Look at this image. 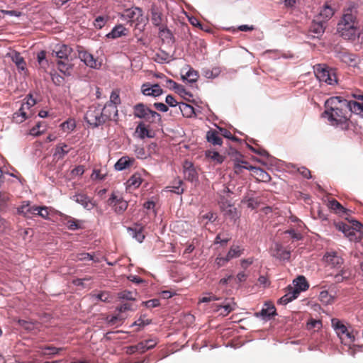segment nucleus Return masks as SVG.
Listing matches in <instances>:
<instances>
[{
    "mask_svg": "<svg viewBox=\"0 0 363 363\" xmlns=\"http://www.w3.org/2000/svg\"><path fill=\"white\" fill-rule=\"evenodd\" d=\"M350 225L343 222H335V228L344 233L345 236L352 242H358L361 240L363 225L356 220H349Z\"/></svg>",
    "mask_w": 363,
    "mask_h": 363,
    "instance_id": "7ed1b4c3",
    "label": "nucleus"
},
{
    "mask_svg": "<svg viewBox=\"0 0 363 363\" xmlns=\"http://www.w3.org/2000/svg\"><path fill=\"white\" fill-rule=\"evenodd\" d=\"M157 345V342L154 340H146L141 341L136 345L132 346L133 349H135L138 352L143 353L148 350L152 349Z\"/></svg>",
    "mask_w": 363,
    "mask_h": 363,
    "instance_id": "c85d7f7f",
    "label": "nucleus"
},
{
    "mask_svg": "<svg viewBox=\"0 0 363 363\" xmlns=\"http://www.w3.org/2000/svg\"><path fill=\"white\" fill-rule=\"evenodd\" d=\"M244 249L241 248L238 245H233L230 247L228 252L227 253V257L230 260L233 258L239 257L243 253Z\"/></svg>",
    "mask_w": 363,
    "mask_h": 363,
    "instance_id": "37998d69",
    "label": "nucleus"
},
{
    "mask_svg": "<svg viewBox=\"0 0 363 363\" xmlns=\"http://www.w3.org/2000/svg\"><path fill=\"white\" fill-rule=\"evenodd\" d=\"M331 323L335 333L342 341L349 340L351 342L353 340V336L348 331L347 327L340 320L333 318L331 320Z\"/></svg>",
    "mask_w": 363,
    "mask_h": 363,
    "instance_id": "9b49d317",
    "label": "nucleus"
},
{
    "mask_svg": "<svg viewBox=\"0 0 363 363\" xmlns=\"http://www.w3.org/2000/svg\"><path fill=\"white\" fill-rule=\"evenodd\" d=\"M294 287L292 288V290L298 291V294L301 291H306L309 287V284L303 276H298L296 279H294Z\"/></svg>",
    "mask_w": 363,
    "mask_h": 363,
    "instance_id": "c756f323",
    "label": "nucleus"
},
{
    "mask_svg": "<svg viewBox=\"0 0 363 363\" xmlns=\"http://www.w3.org/2000/svg\"><path fill=\"white\" fill-rule=\"evenodd\" d=\"M206 157L218 164H221L225 159L223 155L215 150H207L206 152Z\"/></svg>",
    "mask_w": 363,
    "mask_h": 363,
    "instance_id": "c03bdc74",
    "label": "nucleus"
},
{
    "mask_svg": "<svg viewBox=\"0 0 363 363\" xmlns=\"http://www.w3.org/2000/svg\"><path fill=\"white\" fill-rule=\"evenodd\" d=\"M133 115L135 118H143L149 123H154L156 118L161 119V116L158 113L150 109L143 103L133 106Z\"/></svg>",
    "mask_w": 363,
    "mask_h": 363,
    "instance_id": "39448f33",
    "label": "nucleus"
},
{
    "mask_svg": "<svg viewBox=\"0 0 363 363\" xmlns=\"http://www.w3.org/2000/svg\"><path fill=\"white\" fill-rule=\"evenodd\" d=\"M57 68L65 75L70 76L73 68L72 64L69 60H58Z\"/></svg>",
    "mask_w": 363,
    "mask_h": 363,
    "instance_id": "473e14b6",
    "label": "nucleus"
},
{
    "mask_svg": "<svg viewBox=\"0 0 363 363\" xmlns=\"http://www.w3.org/2000/svg\"><path fill=\"white\" fill-rule=\"evenodd\" d=\"M325 261L332 268H340L344 262V259L336 252H328L324 256Z\"/></svg>",
    "mask_w": 363,
    "mask_h": 363,
    "instance_id": "f3484780",
    "label": "nucleus"
},
{
    "mask_svg": "<svg viewBox=\"0 0 363 363\" xmlns=\"http://www.w3.org/2000/svg\"><path fill=\"white\" fill-rule=\"evenodd\" d=\"M271 255L280 260H289L291 252L285 250L279 243H274L270 249Z\"/></svg>",
    "mask_w": 363,
    "mask_h": 363,
    "instance_id": "ddd939ff",
    "label": "nucleus"
},
{
    "mask_svg": "<svg viewBox=\"0 0 363 363\" xmlns=\"http://www.w3.org/2000/svg\"><path fill=\"white\" fill-rule=\"evenodd\" d=\"M62 350V348H57L55 347H45L42 348V354L43 355H51V354H57L60 352V351Z\"/></svg>",
    "mask_w": 363,
    "mask_h": 363,
    "instance_id": "8fccbe9b",
    "label": "nucleus"
},
{
    "mask_svg": "<svg viewBox=\"0 0 363 363\" xmlns=\"http://www.w3.org/2000/svg\"><path fill=\"white\" fill-rule=\"evenodd\" d=\"M38 206H30L29 202H23V204L17 209L19 214L31 218L33 216H36Z\"/></svg>",
    "mask_w": 363,
    "mask_h": 363,
    "instance_id": "5701e85b",
    "label": "nucleus"
},
{
    "mask_svg": "<svg viewBox=\"0 0 363 363\" xmlns=\"http://www.w3.org/2000/svg\"><path fill=\"white\" fill-rule=\"evenodd\" d=\"M22 113L19 110L15 112L13 115V121L16 123H21L29 118L26 114L23 115Z\"/></svg>",
    "mask_w": 363,
    "mask_h": 363,
    "instance_id": "864d4df0",
    "label": "nucleus"
},
{
    "mask_svg": "<svg viewBox=\"0 0 363 363\" xmlns=\"http://www.w3.org/2000/svg\"><path fill=\"white\" fill-rule=\"evenodd\" d=\"M120 17L122 20L127 21L131 23H135V26L144 23L145 21L143 10L139 7H132L125 9L120 14Z\"/></svg>",
    "mask_w": 363,
    "mask_h": 363,
    "instance_id": "423d86ee",
    "label": "nucleus"
},
{
    "mask_svg": "<svg viewBox=\"0 0 363 363\" xmlns=\"http://www.w3.org/2000/svg\"><path fill=\"white\" fill-rule=\"evenodd\" d=\"M30 108L26 103H23L18 110L23 113V115L26 114L28 117H30L33 114Z\"/></svg>",
    "mask_w": 363,
    "mask_h": 363,
    "instance_id": "e2e57ef3",
    "label": "nucleus"
},
{
    "mask_svg": "<svg viewBox=\"0 0 363 363\" xmlns=\"http://www.w3.org/2000/svg\"><path fill=\"white\" fill-rule=\"evenodd\" d=\"M350 272L348 269L345 267L342 268L340 272L334 275V281L335 283H341L345 280H347L350 277Z\"/></svg>",
    "mask_w": 363,
    "mask_h": 363,
    "instance_id": "79ce46f5",
    "label": "nucleus"
},
{
    "mask_svg": "<svg viewBox=\"0 0 363 363\" xmlns=\"http://www.w3.org/2000/svg\"><path fill=\"white\" fill-rule=\"evenodd\" d=\"M102 111L99 105L91 106L87 110L85 114L86 121L93 127H97L100 125L104 124V120H102Z\"/></svg>",
    "mask_w": 363,
    "mask_h": 363,
    "instance_id": "0eeeda50",
    "label": "nucleus"
},
{
    "mask_svg": "<svg viewBox=\"0 0 363 363\" xmlns=\"http://www.w3.org/2000/svg\"><path fill=\"white\" fill-rule=\"evenodd\" d=\"M175 91L178 93L180 96L187 99L186 96L192 97V94L187 91L184 86L179 84L175 89Z\"/></svg>",
    "mask_w": 363,
    "mask_h": 363,
    "instance_id": "bf43d9fd",
    "label": "nucleus"
},
{
    "mask_svg": "<svg viewBox=\"0 0 363 363\" xmlns=\"http://www.w3.org/2000/svg\"><path fill=\"white\" fill-rule=\"evenodd\" d=\"M314 72L317 79L322 82L329 85H334L337 83V76L335 70L323 65H318L314 67Z\"/></svg>",
    "mask_w": 363,
    "mask_h": 363,
    "instance_id": "20e7f679",
    "label": "nucleus"
},
{
    "mask_svg": "<svg viewBox=\"0 0 363 363\" xmlns=\"http://www.w3.org/2000/svg\"><path fill=\"white\" fill-rule=\"evenodd\" d=\"M108 103H112L116 106L121 104V99L118 90L112 91L110 96V101Z\"/></svg>",
    "mask_w": 363,
    "mask_h": 363,
    "instance_id": "603ef678",
    "label": "nucleus"
},
{
    "mask_svg": "<svg viewBox=\"0 0 363 363\" xmlns=\"http://www.w3.org/2000/svg\"><path fill=\"white\" fill-rule=\"evenodd\" d=\"M136 292L124 290L118 293V298L120 299H125L130 301L135 300Z\"/></svg>",
    "mask_w": 363,
    "mask_h": 363,
    "instance_id": "de8ad7c7",
    "label": "nucleus"
},
{
    "mask_svg": "<svg viewBox=\"0 0 363 363\" xmlns=\"http://www.w3.org/2000/svg\"><path fill=\"white\" fill-rule=\"evenodd\" d=\"M184 177L189 181L193 182L197 178V173L191 162L185 161L183 165Z\"/></svg>",
    "mask_w": 363,
    "mask_h": 363,
    "instance_id": "a878e982",
    "label": "nucleus"
},
{
    "mask_svg": "<svg viewBox=\"0 0 363 363\" xmlns=\"http://www.w3.org/2000/svg\"><path fill=\"white\" fill-rule=\"evenodd\" d=\"M77 52L78 57L82 61L86 66L94 68L99 69L101 67V62L95 58L92 54L88 52L83 46L77 45Z\"/></svg>",
    "mask_w": 363,
    "mask_h": 363,
    "instance_id": "1a4fd4ad",
    "label": "nucleus"
},
{
    "mask_svg": "<svg viewBox=\"0 0 363 363\" xmlns=\"http://www.w3.org/2000/svg\"><path fill=\"white\" fill-rule=\"evenodd\" d=\"M322 325L321 321L314 319H311L307 323V328L309 330L313 329L316 327H320Z\"/></svg>",
    "mask_w": 363,
    "mask_h": 363,
    "instance_id": "338daca9",
    "label": "nucleus"
},
{
    "mask_svg": "<svg viewBox=\"0 0 363 363\" xmlns=\"http://www.w3.org/2000/svg\"><path fill=\"white\" fill-rule=\"evenodd\" d=\"M281 1L284 3L285 8L291 10H294L300 4V0H281Z\"/></svg>",
    "mask_w": 363,
    "mask_h": 363,
    "instance_id": "6e6d98bb",
    "label": "nucleus"
},
{
    "mask_svg": "<svg viewBox=\"0 0 363 363\" xmlns=\"http://www.w3.org/2000/svg\"><path fill=\"white\" fill-rule=\"evenodd\" d=\"M126 30H127V29L123 25L120 24V25L116 26L112 29V30L108 34H107V37L108 38L116 39V38H120L123 35H125Z\"/></svg>",
    "mask_w": 363,
    "mask_h": 363,
    "instance_id": "f704fd0d",
    "label": "nucleus"
},
{
    "mask_svg": "<svg viewBox=\"0 0 363 363\" xmlns=\"http://www.w3.org/2000/svg\"><path fill=\"white\" fill-rule=\"evenodd\" d=\"M141 92L145 96L157 97L162 94L163 90L158 84L145 83L141 86Z\"/></svg>",
    "mask_w": 363,
    "mask_h": 363,
    "instance_id": "dca6fc26",
    "label": "nucleus"
},
{
    "mask_svg": "<svg viewBox=\"0 0 363 363\" xmlns=\"http://www.w3.org/2000/svg\"><path fill=\"white\" fill-rule=\"evenodd\" d=\"M179 108L184 117L190 118L196 115L194 107L188 104L180 102Z\"/></svg>",
    "mask_w": 363,
    "mask_h": 363,
    "instance_id": "4c0bfd02",
    "label": "nucleus"
},
{
    "mask_svg": "<svg viewBox=\"0 0 363 363\" xmlns=\"http://www.w3.org/2000/svg\"><path fill=\"white\" fill-rule=\"evenodd\" d=\"M72 49L66 45H60L57 50H55L56 57L59 60H67L69 56L71 55Z\"/></svg>",
    "mask_w": 363,
    "mask_h": 363,
    "instance_id": "7c9ffc66",
    "label": "nucleus"
},
{
    "mask_svg": "<svg viewBox=\"0 0 363 363\" xmlns=\"http://www.w3.org/2000/svg\"><path fill=\"white\" fill-rule=\"evenodd\" d=\"M128 231L130 235L140 242H142L145 238V235L143 232V227L140 224H135L133 227L128 228Z\"/></svg>",
    "mask_w": 363,
    "mask_h": 363,
    "instance_id": "bb28decb",
    "label": "nucleus"
},
{
    "mask_svg": "<svg viewBox=\"0 0 363 363\" xmlns=\"http://www.w3.org/2000/svg\"><path fill=\"white\" fill-rule=\"evenodd\" d=\"M36 216H39L44 219L49 218L48 208L46 206H38Z\"/></svg>",
    "mask_w": 363,
    "mask_h": 363,
    "instance_id": "4d7b16f0",
    "label": "nucleus"
},
{
    "mask_svg": "<svg viewBox=\"0 0 363 363\" xmlns=\"http://www.w3.org/2000/svg\"><path fill=\"white\" fill-rule=\"evenodd\" d=\"M131 306L132 305L130 303H125L117 307L116 309L118 311V313L116 314V315H113L108 320L109 323L111 324H116L118 321L122 322L123 320L126 318V315H125L123 313L125 311L132 310Z\"/></svg>",
    "mask_w": 363,
    "mask_h": 363,
    "instance_id": "a211bd4d",
    "label": "nucleus"
},
{
    "mask_svg": "<svg viewBox=\"0 0 363 363\" xmlns=\"http://www.w3.org/2000/svg\"><path fill=\"white\" fill-rule=\"evenodd\" d=\"M107 19L104 16H98L94 21V26L97 29L102 28L105 23H106Z\"/></svg>",
    "mask_w": 363,
    "mask_h": 363,
    "instance_id": "13d9d810",
    "label": "nucleus"
},
{
    "mask_svg": "<svg viewBox=\"0 0 363 363\" xmlns=\"http://www.w3.org/2000/svg\"><path fill=\"white\" fill-rule=\"evenodd\" d=\"M71 199L81 204L87 210H91L94 207V203L91 201L90 198L84 194H75L71 197Z\"/></svg>",
    "mask_w": 363,
    "mask_h": 363,
    "instance_id": "412c9836",
    "label": "nucleus"
},
{
    "mask_svg": "<svg viewBox=\"0 0 363 363\" xmlns=\"http://www.w3.org/2000/svg\"><path fill=\"white\" fill-rule=\"evenodd\" d=\"M105 177H106V174H102L101 173V170H99V169H94V171L91 175V178L93 180H96V179L104 180V179H105Z\"/></svg>",
    "mask_w": 363,
    "mask_h": 363,
    "instance_id": "69168bd1",
    "label": "nucleus"
},
{
    "mask_svg": "<svg viewBox=\"0 0 363 363\" xmlns=\"http://www.w3.org/2000/svg\"><path fill=\"white\" fill-rule=\"evenodd\" d=\"M142 181L143 179L139 174H134L127 181L128 187L130 189H135L140 186Z\"/></svg>",
    "mask_w": 363,
    "mask_h": 363,
    "instance_id": "a19ab883",
    "label": "nucleus"
},
{
    "mask_svg": "<svg viewBox=\"0 0 363 363\" xmlns=\"http://www.w3.org/2000/svg\"><path fill=\"white\" fill-rule=\"evenodd\" d=\"M199 77L198 72L194 69L189 70L185 77H184V79H186L189 82H195L197 81Z\"/></svg>",
    "mask_w": 363,
    "mask_h": 363,
    "instance_id": "3c124183",
    "label": "nucleus"
},
{
    "mask_svg": "<svg viewBox=\"0 0 363 363\" xmlns=\"http://www.w3.org/2000/svg\"><path fill=\"white\" fill-rule=\"evenodd\" d=\"M358 10L355 4L350 3L344 9L341 20L337 24V32L347 40L353 41L357 38L359 21Z\"/></svg>",
    "mask_w": 363,
    "mask_h": 363,
    "instance_id": "f03ea898",
    "label": "nucleus"
},
{
    "mask_svg": "<svg viewBox=\"0 0 363 363\" xmlns=\"http://www.w3.org/2000/svg\"><path fill=\"white\" fill-rule=\"evenodd\" d=\"M102 111V120H104V123L108 121L116 120V118L118 116V108L112 103H106L104 108H101Z\"/></svg>",
    "mask_w": 363,
    "mask_h": 363,
    "instance_id": "4468645a",
    "label": "nucleus"
},
{
    "mask_svg": "<svg viewBox=\"0 0 363 363\" xmlns=\"http://www.w3.org/2000/svg\"><path fill=\"white\" fill-rule=\"evenodd\" d=\"M96 298L103 302H108L110 299V295L108 292L103 291L96 295H94Z\"/></svg>",
    "mask_w": 363,
    "mask_h": 363,
    "instance_id": "774afa93",
    "label": "nucleus"
},
{
    "mask_svg": "<svg viewBox=\"0 0 363 363\" xmlns=\"http://www.w3.org/2000/svg\"><path fill=\"white\" fill-rule=\"evenodd\" d=\"M328 207L333 210L335 213L339 214L347 213V210L345 208L340 202L333 199L328 201Z\"/></svg>",
    "mask_w": 363,
    "mask_h": 363,
    "instance_id": "e433bc0d",
    "label": "nucleus"
},
{
    "mask_svg": "<svg viewBox=\"0 0 363 363\" xmlns=\"http://www.w3.org/2000/svg\"><path fill=\"white\" fill-rule=\"evenodd\" d=\"M60 221L62 225H65L69 230H75L82 228V222L69 216L62 214L60 216Z\"/></svg>",
    "mask_w": 363,
    "mask_h": 363,
    "instance_id": "6ab92c4d",
    "label": "nucleus"
},
{
    "mask_svg": "<svg viewBox=\"0 0 363 363\" xmlns=\"http://www.w3.org/2000/svg\"><path fill=\"white\" fill-rule=\"evenodd\" d=\"M217 130L221 138L223 137L233 141L239 140L236 136L233 135L231 132L226 128L218 127Z\"/></svg>",
    "mask_w": 363,
    "mask_h": 363,
    "instance_id": "49530a36",
    "label": "nucleus"
},
{
    "mask_svg": "<svg viewBox=\"0 0 363 363\" xmlns=\"http://www.w3.org/2000/svg\"><path fill=\"white\" fill-rule=\"evenodd\" d=\"M325 23L317 18L314 19L308 30V39L320 38L325 32Z\"/></svg>",
    "mask_w": 363,
    "mask_h": 363,
    "instance_id": "f8f14e48",
    "label": "nucleus"
},
{
    "mask_svg": "<svg viewBox=\"0 0 363 363\" xmlns=\"http://www.w3.org/2000/svg\"><path fill=\"white\" fill-rule=\"evenodd\" d=\"M298 296V292L296 291H293L292 287L289 289V291L281 297L279 300V303L281 304L286 305L288 303L292 301L295 298H296Z\"/></svg>",
    "mask_w": 363,
    "mask_h": 363,
    "instance_id": "c9c22d12",
    "label": "nucleus"
},
{
    "mask_svg": "<svg viewBox=\"0 0 363 363\" xmlns=\"http://www.w3.org/2000/svg\"><path fill=\"white\" fill-rule=\"evenodd\" d=\"M325 106L324 114L336 125L347 124L352 113L351 101L340 96L330 97L325 101Z\"/></svg>",
    "mask_w": 363,
    "mask_h": 363,
    "instance_id": "f257e3e1",
    "label": "nucleus"
},
{
    "mask_svg": "<svg viewBox=\"0 0 363 363\" xmlns=\"http://www.w3.org/2000/svg\"><path fill=\"white\" fill-rule=\"evenodd\" d=\"M72 147H69L65 143H59L55 147L53 152L54 159L58 160H62L67 155Z\"/></svg>",
    "mask_w": 363,
    "mask_h": 363,
    "instance_id": "b1692460",
    "label": "nucleus"
},
{
    "mask_svg": "<svg viewBox=\"0 0 363 363\" xmlns=\"http://www.w3.org/2000/svg\"><path fill=\"white\" fill-rule=\"evenodd\" d=\"M335 57L348 66L356 67L358 64V57L344 48L336 49Z\"/></svg>",
    "mask_w": 363,
    "mask_h": 363,
    "instance_id": "9d476101",
    "label": "nucleus"
},
{
    "mask_svg": "<svg viewBox=\"0 0 363 363\" xmlns=\"http://www.w3.org/2000/svg\"><path fill=\"white\" fill-rule=\"evenodd\" d=\"M236 308V303L233 299H225L222 304L217 305L216 311L220 312L222 316L228 315L230 312L233 311Z\"/></svg>",
    "mask_w": 363,
    "mask_h": 363,
    "instance_id": "aec40b11",
    "label": "nucleus"
},
{
    "mask_svg": "<svg viewBox=\"0 0 363 363\" xmlns=\"http://www.w3.org/2000/svg\"><path fill=\"white\" fill-rule=\"evenodd\" d=\"M206 139L208 143L213 146H221L223 138L220 137L217 129H210L207 131Z\"/></svg>",
    "mask_w": 363,
    "mask_h": 363,
    "instance_id": "393cba45",
    "label": "nucleus"
},
{
    "mask_svg": "<svg viewBox=\"0 0 363 363\" xmlns=\"http://www.w3.org/2000/svg\"><path fill=\"white\" fill-rule=\"evenodd\" d=\"M351 103L352 113L360 115L363 117V103H359L355 101H351Z\"/></svg>",
    "mask_w": 363,
    "mask_h": 363,
    "instance_id": "09e8293b",
    "label": "nucleus"
},
{
    "mask_svg": "<svg viewBox=\"0 0 363 363\" xmlns=\"http://www.w3.org/2000/svg\"><path fill=\"white\" fill-rule=\"evenodd\" d=\"M277 315L275 306L271 303L264 304V307L259 311L255 313L257 317H261L262 319L267 320Z\"/></svg>",
    "mask_w": 363,
    "mask_h": 363,
    "instance_id": "4be33fe9",
    "label": "nucleus"
},
{
    "mask_svg": "<svg viewBox=\"0 0 363 363\" xmlns=\"http://www.w3.org/2000/svg\"><path fill=\"white\" fill-rule=\"evenodd\" d=\"M228 155L233 161V169L235 174H241L244 169L250 170L252 166L249 165L247 161L242 160V155L235 149L230 148Z\"/></svg>",
    "mask_w": 363,
    "mask_h": 363,
    "instance_id": "6e6552de",
    "label": "nucleus"
},
{
    "mask_svg": "<svg viewBox=\"0 0 363 363\" xmlns=\"http://www.w3.org/2000/svg\"><path fill=\"white\" fill-rule=\"evenodd\" d=\"M11 60L19 70L24 71L26 69V62L19 52H14L11 56Z\"/></svg>",
    "mask_w": 363,
    "mask_h": 363,
    "instance_id": "ea45409f",
    "label": "nucleus"
},
{
    "mask_svg": "<svg viewBox=\"0 0 363 363\" xmlns=\"http://www.w3.org/2000/svg\"><path fill=\"white\" fill-rule=\"evenodd\" d=\"M42 125V123H38L34 127H33L30 131L29 134L33 136H39L43 134V130H40V128Z\"/></svg>",
    "mask_w": 363,
    "mask_h": 363,
    "instance_id": "052dcab7",
    "label": "nucleus"
},
{
    "mask_svg": "<svg viewBox=\"0 0 363 363\" xmlns=\"http://www.w3.org/2000/svg\"><path fill=\"white\" fill-rule=\"evenodd\" d=\"M136 132L139 134L140 138H144L145 137L151 138L152 135H150L149 130L146 128L144 123L140 122L137 128Z\"/></svg>",
    "mask_w": 363,
    "mask_h": 363,
    "instance_id": "a18cd8bd",
    "label": "nucleus"
},
{
    "mask_svg": "<svg viewBox=\"0 0 363 363\" xmlns=\"http://www.w3.org/2000/svg\"><path fill=\"white\" fill-rule=\"evenodd\" d=\"M147 308H152L160 306V300L157 298L151 299L147 301H144L142 303Z\"/></svg>",
    "mask_w": 363,
    "mask_h": 363,
    "instance_id": "680f3d73",
    "label": "nucleus"
},
{
    "mask_svg": "<svg viewBox=\"0 0 363 363\" xmlns=\"http://www.w3.org/2000/svg\"><path fill=\"white\" fill-rule=\"evenodd\" d=\"M319 299L321 302L328 304L332 302L333 298L327 291H323L320 293Z\"/></svg>",
    "mask_w": 363,
    "mask_h": 363,
    "instance_id": "5fc2aeb1",
    "label": "nucleus"
},
{
    "mask_svg": "<svg viewBox=\"0 0 363 363\" xmlns=\"http://www.w3.org/2000/svg\"><path fill=\"white\" fill-rule=\"evenodd\" d=\"M151 21L154 26L158 27L163 24L164 16L158 9L152 8L151 10Z\"/></svg>",
    "mask_w": 363,
    "mask_h": 363,
    "instance_id": "72a5a7b5",
    "label": "nucleus"
},
{
    "mask_svg": "<svg viewBox=\"0 0 363 363\" xmlns=\"http://www.w3.org/2000/svg\"><path fill=\"white\" fill-rule=\"evenodd\" d=\"M334 14L333 9L328 5H325L320 10L319 15L315 18L326 23Z\"/></svg>",
    "mask_w": 363,
    "mask_h": 363,
    "instance_id": "2f4dec72",
    "label": "nucleus"
},
{
    "mask_svg": "<svg viewBox=\"0 0 363 363\" xmlns=\"http://www.w3.org/2000/svg\"><path fill=\"white\" fill-rule=\"evenodd\" d=\"M52 80L55 84L60 86L64 83L65 79L61 75L55 73L52 74Z\"/></svg>",
    "mask_w": 363,
    "mask_h": 363,
    "instance_id": "0e129e2a",
    "label": "nucleus"
},
{
    "mask_svg": "<svg viewBox=\"0 0 363 363\" xmlns=\"http://www.w3.org/2000/svg\"><path fill=\"white\" fill-rule=\"evenodd\" d=\"M250 170H252L254 174L257 177V179L262 182H268L270 179L269 174L259 167H250Z\"/></svg>",
    "mask_w": 363,
    "mask_h": 363,
    "instance_id": "58836bf2",
    "label": "nucleus"
},
{
    "mask_svg": "<svg viewBox=\"0 0 363 363\" xmlns=\"http://www.w3.org/2000/svg\"><path fill=\"white\" fill-rule=\"evenodd\" d=\"M135 159L128 156L121 157L115 164V169L118 171H122L133 166Z\"/></svg>",
    "mask_w": 363,
    "mask_h": 363,
    "instance_id": "cd10ccee",
    "label": "nucleus"
},
{
    "mask_svg": "<svg viewBox=\"0 0 363 363\" xmlns=\"http://www.w3.org/2000/svg\"><path fill=\"white\" fill-rule=\"evenodd\" d=\"M108 203L110 206H113L114 211L118 214L123 213L128 208L127 201L122 198H118L113 194L108 199Z\"/></svg>",
    "mask_w": 363,
    "mask_h": 363,
    "instance_id": "2eb2a0df",
    "label": "nucleus"
}]
</instances>
